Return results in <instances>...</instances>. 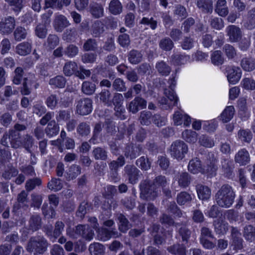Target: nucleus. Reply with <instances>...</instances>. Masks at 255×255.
I'll use <instances>...</instances> for the list:
<instances>
[{"instance_id": "obj_1", "label": "nucleus", "mask_w": 255, "mask_h": 255, "mask_svg": "<svg viewBox=\"0 0 255 255\" xmlns=\"http://www.w3.org/2000/svg\"><path fill=\"white\" fill-rule=\"evenodd\" d=\"M235 196L232 187L229 184H224L215 194V199L219 206L229 208L234 203Z\"/></svg>"}, {"instance_id": "obj_2", "label": "nucleus", "mask_w": 255, "mask_h": 255, "mask_svg": "<svg viewBox=\"0 0 255 255\" xmlns=\"http://www.w3.org/2000/svg\"><path fill=\"white\" fill-rule=\"evenodd\" d=\"M66 234L71 238L82 237L88 241L92 240L94 236L93 230L87 225H78L73 229L68 228Z\"/></svg>"}, {"instance_id": "obj_3", "label": "nucleus", "mask_w": 255, "mask_h": 255, "mask_svg": "<svg viewBox=\"0 0 255 255\" xmlns=\"http://www.w3.org/2000/svg\"><path fill=\"white\" fill-rule=\"evenodd\" d=\"M139 188L140 198L142 200L153 201L158 195L156 187L148 179L141 180Z\"/></svg>"}, {"instance_id": "obj_4", "label": "nucleus", "mask_w": 255, "mask_h": 255, "mask_svg": "<svg viewBox=\"0 0 255 255\" xmlns=\"http://www.w3.org/2000/svg\"><path fill=\"white\" fill-rule=\"evenodd\" d=\"M48 245L47 241L43 237H34L28 241L26 250L29 253H33L34 255H41L46 251Z\"/></svg>"}, {"instance_id": "obj_5", "label": "nucleus", "mask_w": 255, "mask_h": 255, "mask_svg": "<svg viewBox=\"0 0 255 255\" xmlns=\"http://www.w3.org/2000/svg\"><path fill=\"white\" fill-rule=\"evenodd\" d=\"M188 147L187 144L183 141L176 140L174 141L170 147V153L171 156L178 160H181L188 152Z\"/></svg>"}, {"instance_id": "obj_6", "label": "nucleus", "mask_w": 255, "mask_h": 255, "mask_svg": "<svg viewBox=\"0 0 255 255\" xmlns=\"http://www.w3.org/2000/svg\"><path fill=\"white\" fill-rule=\"evenodd\" d=\"M76 113L84 116L89 115L93 110V101L90 98H82L76 101Z\"/></svg>"}, {"instance_id": "obj_7", "label": "nucleus", "mask_w": 255, "mask_h": 255, "mask_svg": "<svg viewBox=\"0 0 255 255\" xmlns=\"http://www.w3.org/2000/svg\"><path fill=\"white\" fill-rule=\"evenodd\" d=\"M164 94L165 97H160L158 99V102L162 106V109H171L177 105L178 98L173 89H166Z\"/></svg>"}, {"instance_id": "obj_8", "label": "nucleus", "mask_w": 255, "mask_h": 255, "mask_svg": "<svg viewBox=\"0 0 255 255\" xmlns=\"http://www.w3.org/2000/svg\"><path fill=\"white\" fill-rule=\"evenodd\" d=\"M15 27V20L13 17L7 16L1 19L0 21V33L2 35H9Z\"/></svg>"}, {"instance_id": "obj_9", "label": "nucleus", "mask_w": 255, "mask_h": 255, "mask_svg": "<svg viewBox=\"0 0 255 255\" xmlns=\"http://www.w3.org/2000/svg\"><path fill=\"white\" fill-rule=\"evenodd\" d=\"M220 168L222 174L225 177L231 178L233 177L235 167L234 162L232 160L229 158H222Z\"/></svg>"}, {"instance_id": "obj_10", "label": "nucleus", "mask_w": 255, "mask_h": 255, "mask_svg": "<svg viewBox=\"0 0 255 255\" xmlns=\"http://www.w3.org/2000/svg\"><path fill=\"white\" fill-rule=\"evenodd\" d=\"M143 148L140 144L129 143L127 144L124 150V155L130 160L135 159L142 151Z\"/></svg>"}, {"instance_id": "obj_11", "label": "nucleus", "mask_w": 255, "mask_h": 255, "mask_svg": "<svg viewBox=\"0 0 255 255\" xmlns=\"http://www.w3.org/2000/svg\"><path fill=\"white\" fill-rule=\"evenodd\" d=\"M124 171L129 183L133 185L137 182L140 171L134 165H127L124 167Z\"/></svg>"}, {"instance_id": "obj_12", "label": "nucleus", "mask_w": 255, "mask_h": 255, "mask_svg": "<svg viewBox=\"0 0 255 255\" xmlns=\"http://www.w3.org/2000/svg\"><path fill=\"white\" fill-rule=\"evenodd\" d=\"M146 105L145 100L140 96H136L129 103L127 109L132 114H136L140 109L145 108Z\"/></svg>"}, {"instance_id": "obj_13", "label": "nucleus", "mask_w": 255, "mask_h": 255, "mask_svg": "<svg viewBox=\"0 0 255 255\" xmlns=\"http://www.w3.org/2000/svg\"><path fill=\"white\" fill-rule=\"evenodd\" d=\"M227 78L230 83L235 84L240 80L242 72L239 67L228 66L226 68Z\"/></svg>"}, {"instance_id": "obj_14", "label": "nucleus", "mask_w": 255, "mask_h": 255, "mask_svg": "<svg viewBox=\"0 0 255 255\" xmlns=\"http://www.w3.org/2000/svg\"><path fill=\"white\" fill-rule=\"evenodd\" d=\"M226 32L227 35L229 36V41L231 42H238L242 35L241 29L235 25H230L227 26Z\"/></svg>"}, {"instance_id": "obj_15", "label": "nucleus", "mask_w": 255, "mask_h": 255, "mask_svg": "<svg viewBox=\"0 0 255 255\" xmlns=\"http://www.w3.org/2000/svg\"><path fill=\"white\" fill-rule=\"evenodd\" d=\"M177 229L179 235L183 242L187 243L191 235V231L187 227L186 223H176L174 224Z\"/></svg>"}, {"instance_id": "obj_16", "label": "nucleus", "mask_w": 255, "mask_h": 255, "mask_svg": "<svg viewBox=\"0 0 255 255\" xmlns=\"http://www.w3.org/2000/svg\"><path fill=\"white\" fill-rule=\"evenodd\" d=\"M174 124L176 126L181 125L188 127L191 123V118L181 111H176L173 116Z\"/></svg>"}, {"instance_id": "obj_17", "label": "nucleus", "mask_w": 255, "mask_h": 255, "mask_svg": "<svg viewBox=\"0 0 255 255\" xmlns=\"http://www.w3.org/2000/svg\"><path fill=\"white\" fill-rule=\"evenodd\" d=\"M118 236V232L116 229L114 228H112L111 230H109L107 228H102L99 229L98 232V238L102 241H106L112 237L116 238Z\"/></svg>"}, {"instance_id": "obj_18", "label": "nucleus", "mask_w": 255, "mask_h": 255, "mask_svg": "<svg viewBox=\"0 0 255 255\" xmlns=\"http://www.w3.org/2000/svg\"><path fill=\"white\" fill-rule=\"evenodd\" d=\"M42 219L39 215H31L28 220L27 230L32 232L39 230L42 227Z\"/></svg>"}, {"instance_id": "obj_19", "label": "nucleus", "mask_w": 255, "mask_h": 255, "mask_svg": "<svg viewBox=\"0 0 255 255\" xmlns=\"http://www.w3.org/2000/svg\"><path fill=\"white\" fill-rule=\"evenodd\" d=\"M21 135L19 132L15 130L8 131V140L11 147L18 148L22 146Z\"/></svg>"}, {"instance_id": "obj_20", "label": "nucleus", "mask_w": 255, "mask_h": 255, "mask_svg": "<svg viewBox=\"0 0 255 255\" xmlns=\"http://www.w3.org/2000/svg\"><path fill=\"white\" fill-rule=\"evenodd\" d=\"M70 24L67 18L63 15L59 14L55 16L54 20V27L57 32H61Z\"/></svg>"}, {"instance_id": "obj_21", "label": "nucleus", "mask_w": 255, "mask_h": 255, "mask_svg": "<svg viewBox=\"0 0 255 255\" xmlns=\"http://www.w3.org/2000/svg\"><path fill=\"white\" fill-rule=\"evenodd\" d=\"M105 31V25L100 20H95L90 28L91 35L94 37H99Z\"/></svg>"}, {"instance_id": "obj_22", "label": "nucleus", "mask_w": 255, "mask_h": 255, "mask_svg": "<svg viewBox=\"0 0 255 255\" xmlns=\"http://www.w3.org/2000/svg\"><path fill=\"white\" fill-rule=\"evenodd\" d=\"M250 160L249 152L245 148L240 149L235 156V161L241 165L247 164Z\"/></svg>"}, {"instance_id": "obj_23", "label": "nucleus", "mask_w": 255, "mask_h": 255, "mask_svg": "<svg viewBox=\"0 0 255 255\" xmlns=\"http://www.w3.org/2000/svg\"><path fill=\"white\" fill-rule=\"evenodd\" d=\"M188 168L189 171L193 174L205 173V168L203 167L201 161L197 158L192 159L189 161Z\"/></svg>"}, {"instance_id": "obj_24", "label": "nucleus", "mask_w": 255, "mask_h": 255, "mask_svg": "<svg viewBox=\"0 0 255 255\" xmlns=\"http://www.w3.org/2000/svg\"><path fill=\"white\" fill-rule=\"evenodd\" d=\"M81 167L80 165L73 164L69 166L65 174L67 181L73 180L77 178L81 173Z\"/></svg>"}, {"instance_id": "obj_25", "label": "nucleus", "mask_w": 255, "mask_h": 255, "mask_svg": "<svg viewBox=\"0 0 255 255\" xmlns=\"http://www.w3.org/2000/svg\"><path fill=\"white\" fill-rule=\"evenodd\" d=\"M215 11L220 16L226 17L229 13L226 0H217L215 6Z\"/></svg>"}, {"instance_id": "obj_26", "label": "nucleus", "mask_w": 255, "mask_h": 255, "mask_svg": "<svg viewBox=\"0 0 255 255\" xmlns=\"http://www.w3.org/2000/svg\"><path fill=\"white\" fill-rule=\"evenodd\" d=\"M196 5L203 13H211L213 9L212 0H196Z\"/></svg>"}, {"instance_id": "obj_27", "label": "nucleus", "mask_w": 255, "mask_h": 255, "mask_svg": "<svg viewBox=\"0 0 255 255\" xmlns=\"http://www.w3.org/2000/svg\"><path fill=\"white\" fill-rule=\"evenodd\" d=\"M196 191L199 198L203 201L209 200L211 197V191L210 189L201 184L196 186Z\"/></svg>"}, {"instance_id": "obj_28", "label": "nucleus", "mask_w": 255, "mask_h": 255, "mask_svg": "<svg viewBox=\"0 0 255 255\" xmlns=\"http://www.w3.org/2000/svg\"><path fill=\"white\" fill-rule=\"evenodd\" d=\"M89 11L95 18H99L104 16V7L103 5L97 2H93L89 6Z\"/></svg>"}, {"instance_id": "obj_29", "label": "nucleus", "mask_w": 255, "mask_h": 255, "mask_svg": "<svg viewBox=\"0 0 255 255\" xmlns=\"http://www.w3.org/2000/svg\"><path fill=\"white\" fill-rule=\"evenodd\" d=\"M240 65L242 69L247 72H251L255 69V59L251 56L243 58Z\"/></svg>"}, {"instance_id": "obj_30", "label": "nucleus", "mask_w": 255, "mask_h": 255, "mask_svg": "<svg viewBox=\"0 0 255 255\" xmlns=\"http://www.w3.org/2000/svg\"><path fill=\"white\" fill-rule=\"evenodd\" d=\"M176 180L180 187L185 188L190 184L191 177L187 172H182L178 173Z\"/></svg>"}, {"instance_id": "obj_31", "label": "nucleus", "mask_w": 255, "mask_h": 255, "mask_svg": "<svg viewBox=\"0 0 255 255\" xmlns=\"http://www.w3.org/2000/svg\"><path fill=\"white\" fill-rule=\"evenodd\" d=\"M59 130L58 124L56 123L55 121L52 120L48 123L44 131L47 136L51 137L57 135L59 132Z\"/></svg>"}, {"instance_id": "obj_32", "label": "nucleus", "mask_w": 255, "mask_h": 255, "mask_svg": "<svg viewBox=\"0 0 255 255\" xmlns=\"http://www.w3.org/2000/svg\"><path fill=\"white\" fill-rule=\"evenodd\" d=\"M253 133L249 129H240L237 133V137L242 143H249L253 138Z\"/></svg>"}, {"instance_id": "obj_33", "label": "nucleus", "mask_w": 255, "mask_h": 255, "mask_svg": "<svg viewBox=\"0 0 255 255\" xmlns=\"http://www.w3.org/2000/svg\"><path fill=\"white\" fill-rule=\"evenodd\" d=\"M18 173V170L11 164L5 166L1 173V176L5 180H10L12 177H16Z\"/></svg>"}, {"instance_id": "obj_34", "label": "nucleus", "mask_w": 255, "mask_h": 255, "mask_svg": "<svg viewBox=\"0 0 255 255\" xmlns=\"http://www.w3.org/2000/svg\"><path fill=\"white\" fill-rule=\"evenodd\" d=\"M76 131L80 136L85 137L88 136L91 131L89 123L87 122H80L76 128Z\"/></svg>"}, {"instance_id": "obj_35", "label": "nucleus", "mask_w": 255, "mask_h": 255, "mask_svg": "<svg viewBox=\"0 0 255 255\" xmlns=\"http://www.w3.org/2000/svg\"><path fill=\"white\" fill-rule=\"evenodd\" d=\"M31 43L29 42H23L16 46V53L21 56H25L31 51Z\"/></svg>"}, {"instance_id": "obj_36", "label": "nucleus", "mask_w": 255, "mask_h": 255, "mask_svg": "<svg viewBox=\"0 0 255 255\" xmlns=\"http://www.w3.org/2000/svg\"><path fill=\"white\" fill-rule=\"evenodd\" d=\"M143 55L140 51L132 49L128 54V60L132 64H137L142 60Z\"/></svg>"}, {"instance_id": "obj_37", "label": "nucleus", "mask_w": 255, "mask_h": 255, "mask_svg": "<svg viewBox=\"0 0 255 255\" xmlns=\"http://www.w3.org/2000/svg\"><path fill=\"white\" fill-rule=\"evenodd\" d=\"M243 235L247 241L253 242L255 239V227L251 225L246 226L244 228Z\"/></svg>"}, {"instance_id": "obj_38", "label": "nucleus", "mask_w": 255, "mask_h": 255, "mask_svg": "<svg viewBox=\"0 0 255 255\" xmlns=\"http://www.w3.org/2000/svg\"><path fill=\"white\" fill-rule=\"evenodd\" d=\"M190 59V56L185 54H175L171 56V62L178 66L186 64Z\"/></svg>"}, {"instance_id": "obj_39", "label": "nucleus", "mask_w": 255, "mask_h": 255, "mask_svg": "<svg viewBox=\"0 0 255 255\" xmlns=\"http://www.w3.org/2000/svg\"><path fill=\"white\" fill-rule=\"evenodd\" d=\"M105 248L100 243L94 242L90 245L89 251L91 255H104Z\"/></svg>"}, {"instance_id": "obj_40", "label": "nucleus", "mask_w": 255, "mask_h": 255, "mask_svg": "<svg viewBox=\"0 0 255 255\" xmlns=\"http://www.w3.org/2000/svg\"><path fill=\"white\" fill-rule=\"evenodd\" d=\"M109 11L113 15L120 14L123 11V5L119 0H112L109 4Z\"/></svg>"}, {"instance_id": "obj_41", "label": "nucleus", "mask_w": 255, "mask_h": 255, "mask_svg": "<svg viewBox=\"0 0 255 255\" xmlns=\"http://www.w3.org/2000/svg\"><path fill=\"white\" fill-rule=\"evenodd\" d=\"M92 154L96 160H106L108 158V152L105 147L94 148L92 151Z\"/></svg>"}, {"instance_id": "obj_42", "label": "nucleus", "mask_w": 255, "mask_h": 255, "mask_svg": "<svg viewBox=\"0 0 255 255\" xmlns=\"http://www.w3.org/2000/svg\"><path fill=\"white\" fill-rule=\"evenodd\" d=\"M155 68L159 74L162 76H168L171 71V67L164 61L158 62L155 65Z\"/></svg>"}, {"instance_id": "obj_43", "label": "nucleus", "mask_w": 255, "mask_h": 255, "mask_svg": "<svg viewBox=\"0 0 255 255\" xmlns=\"http://www.w3.org/2000/svg\"><path fill=\"white\" fill-rule=\"evenodd\" d=\"M215 232L217 234L222 235L225 234L228 230V224L219 220L214 221L213 223Z\"/></svg>"}, {"instance_id": "obj_44", "label": "nucleus", "mask_w": 255, "mask_h": 255, "mask_svg": "<svg viewBox=\"0 0 255 255\" xmlns=\"http://www.w3.org/2000/svg\"><path fill=\"white\" fill-rule=\"evenodd\" d=\"M77 69L78 66L76 62L68 61L65 63L63 71L65 76H70L75 73Z\"/></svg>"}, {"instance_id": "obj_45", "label": "nucleus", "mask_w": 255, "mask_h": 255, "mask_svg": "<svg viewBox=\"0 0 255 255\" xmlns=\"http://www.w3.org/2000/svg\"><path fill=\"white\" fill-rule=\"evenodd\" d=\"M235 114V109L233 106L227 107L221 115V120L224 123L229 122L233 118Z\"/></svg>"}, {"instance_id": "obj_46", "label": "nucleus", "mask_w": 255, "mask_h": 255, "mask_svg": "<svg viewBox=\"0 0 255 255\" xmlns=\"http://www.w3.org/2000/svg\"><path fill=\"white\" fill-rule=\"evenodd\" d=\"M119 221V229L122 233H126L130 228L131 225L128 219L124 215L120 214L118 216Z\"/></svg>"}, {"instance_id": "obj_47", "label": "nucleus", "mask_w": 255, "mask_h": 255, "mask_svg": "<svg viewBox=\"0 0 255 255\" xmlns=\"http://www.w3.org/2000/svg\"><path fill=\"white\" fill-rule=\"evenodd\" d=\"M59 43V38L55 34H49L46 39L45 45L48 50L54 49Z\"/></svg>"}, {"instance_id": "obj_48", "label": "nucleus", "mask_w": 255, "mask_h": 255, "mask_svg": "<svg viewBox=\"0 0 255 255\" xmlns=\"http://www.w3.org/2000/svg\"><path fill=\"white\" fill-rule=\"evenodd\" d=\"M136 165L142 170L147 171L151 167V162L147 156H142L136 160Z\"/></svg>"}, {"instance_id": "obj_49", "label": "nucleus", "mask_w": 255, "mask_h": 255, "mask_svg": "<svg viewBox=\"0 0 255 255\" xmlns=\"http://www.w3.org/2000/svg\"><path fill=\"white\" fill-rule=\"evenodd\" d=\"M192 198L191 195L186 191H182L177 194L176 201L179 205H184L189 203Z\"/></svg>"}, {"instance_id": "obj_50", "label": "nucleus", "mask_w": 255, "mask_h": 255, "mask_svg": "<svg viewBox=\"0 0 255 255\" xmlns=\"http://www.w3.org/2000/svg\"><path fill=\"white\" fill-rule=\"evenodd\" d=\"M96 85L90 81H84L82 85L81 91L85 95H92L96 90Z\"/></svg>"}, {"instance_id": "obj_51", "label": "nucleus", "mask_w": 255, "mask_h": 255, "mask_svg": "<svg viewBox=\"0 0 255 255\" xmlns=\"http://www.w3.org/2000/svg\"><path fill=\"white\" fill-rule=\"evenodd\" d=\"M42 184L41 179L36 177L28 179L25 185V188L27 191L30 192L34 189L36 186H39Z\"/></svg>"}, {"instance_id": "obj_52", "label": "nucleus", "mask_w": 255, "mask_h": 255, "mask_svg": "<svg viewBox=\"0 0 255 255\" xmlns=\"http://www.w3.org/2000/svg\"><path fill=\"white\" fill-rule=\"evenodd\" d=\"M182 137L188 142L195 143L197 140V133L192 130L186 129L182 132Z\"/></svg>"}, {"instance_id": "obj_53", "label": "nucleus", "mask_w": 255, "mask_h": 255, "mask_svg": "<svg viewBox=\"0 0 255 255\" xmlns=\"http://www.w3.org/2000/svg\"><path fill=\"white\" fill-rule=\"evenodd\" d=\"M66 82V79L63 76H57L50 79L49 84L55 88H62L64 87Z\"/></svg>"}, {"instance_id": "obj_54", "label": "nucleus", "mask_w": 255, "mask_h": 255, "mask_svg": "<svg viewBox=\"0 0 255 255\" xmlns=\"http://www.w3.org/2000/svg\"><path fill=\"white\" fill-rule=\"evenodd\" d=\"M47 187L54 191H59L63 187L62 181L59 178H52L47 183Z\"/></svg>"}, {"instance_id": "obj_55", "label": "nucleus", "mask_w": 255, "mask_h": 255, "mask_svg": "<svg viewBox=\"0 0 255 255\" xmlns=\"http://www.w3.org/2000/svg\"><path fill=\"white\" fill-rule=\"evenodd\" d=\"M153 116L149 111H143L140 113L139 120L142 125L148 126L152 121Z\"/></svg>"}, {"instance_id": "obj_56", "label": "nucleus", "mask_w": 255, "mask_h": 255, "mask_svg": "<svg viewBox=\"0 0 255 255\" xmlns=\"http://www.w3.org/2000/svg\"><path fill=\"white\" fill-rule=\"evenodd\" d=\"M209 22L211 27L216 30H221L224 27V21L220 17L211 16Z\"/></svg>"}, {"instance_id": "obj_57", "label": "nucleus", "mask_w": 255, "mask_h": 255, "mask_svg": "<svg viewBox=\"0 0 255 255\" xmlns=\"http://www.w3.org/2000/svg\"><path fill=\"white\" fill-rule=\"evenodd\" d=\"M101 102L107 106H112L111 94L108 90H103L99 94Z\"/></svg>"}, {"instance_id": "obj_58", "label": "nucleus", "mask_w": 255, "mask_h": 255, "mask_svg": "<svg viewBox=\"0 0 255 255\" xmlns=\"http://www.w3.org/2000/svg\"><path fill=\"white\" fill-rule=\"evenodd\" d=\"M159 46L163 50L169 51L174 47V43L170 38L165 37L160 40Z\"/></svg>"}, {"instance_id": "obj_59", "label": "nucleus", "mask_w": 255, "mask_h": 255, "mask_svg": "<svg viewBox=\"0 0 255 255\" xmlns=\"http://www.w3.org/2000/svg\"><path fill=\"white\" fill-rule=\"evenodd\" d=\"M83 48L85 51H95L98 48V42L95 39L89 38L84 43Z\"/></svg>"}, {"instance_id": "obj_60", "label": "nucleus", "mask_w": 255, "mask_h": 255, "mask_svg": "<svg viewBox=\"0 0 255 255\" xmlns=\"http://www.w3.org/2000/svg\"><path fill=\"white\" fill-rule=\"evenodd\" d=\"M27 34L26 30L22 26H17L13 32L14 38L17 41L25 39Z\"/></svg>"}, {"instance_id": "obj_61", "label": "nucleus", "mask_w": 255, "mask_h": 255, "mask_svg": "<svg viewBox=\"0 0 255 255\" xmlns=\"http://www.w3.org/2000/svg\"><path fill=\"white\" fill-rule=\"evenodd\" d=\"M212 63L215 65H221L224 63V59L222 52L220 50L214 51L211 56Z\"/></svg>"}, {"instance_id": "obj_62", "label": "nucleus", "mask_w": 255, "mask_h": 255, "mask_svg": "<svg viewBox=\"0 0 255 255\" xmlns=\"http://www.w3.org/2000/svg\"><path fill=\"white\" fill-rule=\"evenodd\" d=\"M139 24L148 26L152 30H155L158 25V22L153 17H143L139 22Z\"/></svg>"}, {"instance_id": "obj_63", "label": "nucleus", "mask_w": 255, "mask_h": 255, "mask_svg": "<svg viewBox=\"0 0 255 255\" xmlns=\"http://www.w3.org/2000/svg\"><path fill=\"white\" fill-rule=\"evenodd\" d=\"M169 252L175 255H186V249L180 244H175L167 248Z\"/></svg>"}, {"instance_id": "obj_64", "label": "nucleus", "mask_w": 255, "mask_h": 255, "mask_svg": "<svg viewBox=\"0 0 255 255\" xmlns=\"http://www.w3.org/2000/svg\"><path fill=\"white\" fill-rule=\"evenodd\" d=\"M173 14L181 19L185 18L188 16L186 8L181 4H177L175 6Z\"/></svg>"}]
</instances>
